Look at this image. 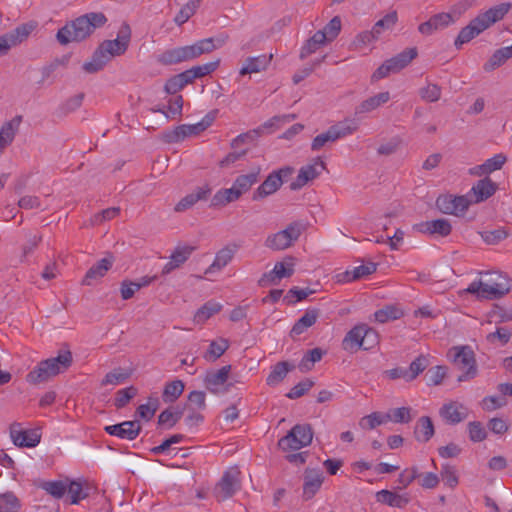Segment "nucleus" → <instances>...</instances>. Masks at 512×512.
Wrapping results in <instances>:
<instances>
[{
  "instance_id": "obj_1",
  "label": "nucleus",
  "mask_w": 512,
  "mask_h": 512,
  "mask_svg": "<svg viewBox=\"0 0 512 512\" xmlns=\"http://www.w3.org/2000/svg\"><path fill=\"white\" fill-rule=\"evenodd\" d=\"M106 16L102 12H90L67 22L56 34L61 45L81 42L88 38L97 28L105 25Z\"/></svg>"
},
{
  "instance_id": "obj_2",
  "label": "nucleus",
  "mask_w": 512,
  "mask_h": 512,
  "mask_svg": "<svg viewBox=\"0 0 512 512\" xmlns=\"http://www.w3.org/2000/svg\"><path fill=\"white\" fill-rule=\"evenodd\" d=\"M224 39L213 37L199 40L192 45L167 49L157 56V62L169 66L181 62L191 61L203 54H208L224 44Z\"/></svg>"
},
{
  "instance_id": "obj_3",
  "label": "nucleus",
  "mask_w": 512,
  "mask_h": 512,
  "mask_svg": "<svg viewBox=\"0 0 512 512\" xmlns=\"http://www.w3.org/2000/svg\"><path fill=\"white\" fill-rule=\"evenodd\" d=\"M511 7L512 5L509 2L501 3L490 8L486 12L479 14L477 17L472 19L467 26L461 29L459 35L455 39V47L460 49L463 44L470 42L491 25L503 19Z\"/></svg>"
},
{
  "instance_id": "obj_4",
  "label": "nucleus",
  "mask_w": 512,
  "mask_h": 512,
  "mask_svg": "<svg viewBox=\"0 0 512 512\" xmlns=\"http://www.w3.org/2000/svg\"><path fill=\"white\" fill-rule=\"evenodd\" d=\"M72 363V352L70 350H61L56 357L40 361L38 365L27 374L26 381L33 385L46 382L52 377L66 372Z\"/></svg>"
},
{
  "instance_id": "obj_5",
  "label": "nucleus",
  "mask_w": 512,
  "mask_h": 512,
  "mask_svg": "<svg viewBox=\"0 0 512 512\" xmlns=\"http://www.w3.org/2000/svg\"><path fill=\"white\" fill-rule=\"evenodd\" d=\"M510 290V286L505 278L501 275L497 276V279L490 278L486 282L482 281H473L466 292L470 294H475L478 298L481 299H499L508 293Z\"/></svg>"
},
{
  "instance_id": "obj_6",
  "label": "nucleus",
  "mask_w": 512,
  "mask_h": 512,
  "mask_svg": "<svg viewBox=\"0 0 512 512\" xmlns=\"http://www.w3.org/2000/svg\"><path fill=\"white\" fill-rule=\"evenodd\" d=\"M452 352L454 353L452 356L454 365L462 371L457 378L458 382L469 381L475 378L478 370L473 350L468 346H462L453 347L449 353L451 354Z\"/></svg>"
},
{
  "instance_id": "obj_7",
  "label": "nucleus",
  "mask_w": 512,
  "mask_h": 512,
  "mask_svg": "<svg viewBox=\"0 0 512 512\" xmlns=\"http://www.w3.org/2000/svg\"><path fill=\"white\" fill-rule=\"evenodd\" d=\"M313 430L309 424H297L278 441L283 451H296L311 444Z\"/></svg>"
},
{
  "instance_id": "obj_8",
  "label": "nucleus",
  "mask_w": 512,
  "mask_h": 512,
  "mask_svg": "<svg viewBox=\"0 0 512 512\" xmlns=\"http://www.w3.org/2000/svg\"><path fill=\"white\" fill-rule=\"evenodd\" d=\"M34 20L18 25L13 30L0 36V57L8 54L12 47L24 42L37 28Z\"/></svg>"
},
{
  "instance_id": "obj_9",
  "label": "nucleus",
  "mask_w": 512,
  "mask_h": 512,
  "mask_svg": "<svg viewBox=\"0 0 512 512\" xmlns=\"http://www.w3.org/2000/svg\"><path fill=\"white\" fill-rule=\"evenodd\" d=\"M293 172L294 169L290 166H285L279 170L271 172L263 183L254 191L252 200L257 201L264 199L275 193Z\"/></svg>"
},
{
  "instance_id": "obj_10",
  "label": "nucleus",
  "mask_w": 512,
  "mask_h": 512,
  "mask_svg": "<svg viewBox=\"0 0 512 512\" xmlns=\"http://www.w3.org/2000/svg\"><path fill=\"white\" fill-rule=\"evenodd\" d=\"M240 488V470L238 467H230L216 484L213 494L218 501H224L231 498Z\"/></svg>"
},
{
  "instance_id": "obj_11",
  "label": "nucleus",
  "mask_w": 512,
  "mask_h": 512,
  "mask_svg": "<svg viewBox=\"0 0 512 512\" xmlns=\"http://www.w3.org/2000/svg\"><path fill=\"white\" fill-rule=\"evenodd\" d=\"M131 38V29L127 23H123L118 31L117 38L114 40H105L98 49L107 56L110 61L115 56L124 54L128 48Z\"/></svg>"
},
{
  "instance_id": "obj_12",
  "label": "nucleus",
  "mask_w": 512,
  "mask_h": 512,
  "mask_svg": "<svg viewBox=\"0 0 512 512\" xmlns=\"http://www.w3.org/2000/svg\"><path fill=\"white\" fill-rule=\"evenodd\" d=\"M231 365H226L218 370H210L204 377L206 389L213 394H224L230 390L232 384H227Z\"/></svg>"
},
{
  "instance_id": "obj_13",
  "label": "nucleus",
  "mask_w": 512,
  "mask_h": 512,
  "mask_svg": "<svg viewBox=\"0 0 512 512\" xmlns=\"http://www.w3.org/2000/svg\"><path fill=\"white\" fill-rule=\"evenodd\" d=\"M470 201L465 196L440 195L436 200L437 208L445 214L460 216L465 213Z\"/></svg>"
},
{
  "instance_id": "obj_14",
  "label": "nucleus",
  "mask_w": 512,
  "mask_h": 512,
  "mask_svg": "<svg viewBox=\"0 0 512 512\" xmlns=\"http://www.w3.org/2000/svg\"><path fill=\"white\" fill-rule=\"evenodd\" d=\"M324 169H326L325 162L315 158L312 163L300 168L296 179L290 184V189L293 191L301 189L308 182L316 179Z\"/></svg>"
},
{
  "instance_id": "obj_15",
  "label": "nucleus",
  "mask_w": 512,
  "mask_h": 512,
  "mask_svg": "<svg viewBox=\"0 0 512 512\" xmlns=\"http://www.w3.org/2000/svg\"><path fill=\"white\" fill-rule=\"evenodd\" d=\"M10 436L14 445L28 448L37 446L41 439V434L37 429L23 430L19 423H13L10 426Z\"/></svg>"
},
{
  "instance_id": "obj_16",
  "label": "nucleus",
  "mask_w": 512,
  "mask_h": 512,
  "mask_svg": "<svg viewBox=\"0 0 512 512\" xmlns=\"http://www.w3.org/2000/svg\"><path fill=\"white\" fill-rule=\"evenodd\" d=\"M141 429L142 426L137 420L124 421L104 428L105 432L109 435L130 441L135 440L139 436Z\"/></svg>"
},
{
  "instance_id": "obj_17",
  "label": "nucleus",
  "mask_w": 512,
  "mask_h": 512,
  "mask_svg": "<svg viewBox=\"0 0 512 512\" xmlns=\"http://www.w3.org/2000/svg\"><path fill=\"white\" fill-rule=\"evenodd\" d=\"M440 416L449 424H458L468 417V409L460 402L450 401L439 410Z\"/></svg>"
},
{
  "instance_id": "obj_18",
  "label": "nucleus",
  "mask_w": 512,
  "mask_h": 512,
  "mask_svg": "<svg viewBox=\"0 0 512 512\" xmlns=\"http://www.w3.org/2000/svg\"><path fill=\"white\" fill-rule=\"evenodd\" d=\"M203 132V126L201 124L192 125H179L171 131H167L163 135V139L167 143H177L184 140L186 137L198 135Z\"/></svg>"
},
{
  "instance_id": "obj_19",
  "label": "nucleus",
  "mask_w": 512,
  "mask_h": 512,
  "mask_svg": "<svg viewBox=\"0 0 512 512\" xmlns=\"http://www.w3.org/2000/svg\"><path fill=\"white\" fill-rule=\"evenodd\" d=\"M324 480L323 473L316 469H306L304 473L303 498L309 500L320 489Z\"/></svg>"
},
{
  "instance_id": "obj_20",
  "label": "nucleus",
  "mask_w": 512,
  "mask_h": 512,
  "mask_svg": "<svg viewBox=\"0 0 512 512\" xmlns=\"http://www.w3.org/2000/svg\"><path fill=\"white\" fill-rule=\"evenodd\" d=\"M195 247L193 246H177L170 256L169 262L163 267L161 275L170 274L173 270L181 267L191 256Z\"/></svg>"
},
{
  "instance_id": "obj_21",
  "label": "nucleus",
  "mask_w": 512,
  "mask_h": 512,
  "mask_svg": "<svg viewBox=\"0 0 512 512\" xmlns=\"http://www.w3.org/2000/svg\"><path fill=\"white\" fill-rule=\"evenodd\" d=\"M114 263V257L112 255H108L107 257L99 260L93 266L89 268L86 272L82 284L86 286H90L93 284V281L98 280L105 276L108 270L112 267Z\"/></svg>"
},
{
  "instance_id": "obj_22",
  "label": "nucleus",
  "mask_w": 512,
  "mask_h": 512,
  "mask_svg": "<svg viewBox=\"0 0 512 512\" xmlns=\"http://www.w3.org/2000/svg\"><path fill=\"white\" fill-rule=\"evenodd\" d=\"M211 194V187L206 184L202 187H197L192 193L183 197L176 205L174 210L176 212H184L193 207L198 201L206 200Z\"/></svg>"
},
{
  "instance_id": "obj_23",
  "label": "nucleus",
  "mask_w": 512,
  "mask_h": 512,
  "mask_svg": "<svg viewBox=\"0 0 512 512\" xmlns=\"http://www.w3.org/2000/svg\"><path fill=\"white\" fill-rule=\"evenodd\" d=\"M417 54L418 52L415 47L403 50L396 56L386 61V73L399 72L405 68L413 59H415Z\"/></svg>"
},
{
  "instance_id": "obj_24",
  "label": "nucleus",
  "mask_w": 512,
  "mask_h": 512,
  "mask_svg": "<svg viewBox=\"0 0 512 512\" xmlns=\"http://www.w3.org/2000/svg\"><path fill=\"white\" fill-rule=\"evenodd\" d=\"M22 122V116L20 115H17L15 116L14 118H12L10 121L8 122H5L1 129H0V154L3 152V150L9 146L18 130H19V126Z\"/></svg>"
},
{
  "instance_id": "obj_25",
  "label": "nucleus",
  "mask_w": 512,
  "mask_h": 512,
  "mask_svg": "<svg viewBox=\"0 0 512 512\" xmlns=\"http://www.w3.org/2000/svg\"><path fill=\"white\" fill-rule=\"evenodd\" d=\"M497 190V184L489 177L479 180L471 189L469 195L474 197L475 203H480L490 198Z\"/></svg>"
},
{
  "instance_id": "obj_26",
  "label": "nucleus",
  "mask_w": 512,
  "mask_h": 512,
  "mask_svg": "<svg viewBox=\"0 0 512 512\" xmlns=\"http://www.w3.org/2000/svg\"><path fill=\"white\" fill-rule=\"evenodd\" d=\"M454 19L450 13H439L432 16L428 21L419 25V31L422 34L430 35L434 31L447 27L453 23Z\"/></svg>"
},
{
  "instance_id": "obj_27",
  "label": "nucleus",
  "mask_w": 512,
  "mask_h": 512,
  "mask_svg": "<svg viewBox=\"0 0 512 512\" xmlns=\"http://www.w3.org/2000/svg\"><path fill=\"white\" fill-rule=\"evenodd\" d=\"M364 330L365 324L353 327L342 341L343 349L351 353L358 351L363 345V337H365Z\"/></svg>"
},
{
  "instance_id": "obj_28",
  "label": "nucleus",
  "mask_w": 512,
  "mask_h": 512,
  "mask_svg": "<svg viewBox=\"0 0 512 512\" xmlns=\"http://www.w3.org/2000/svg\"><path fill=\"white\" fill-rule=\"evenodd\" d=\"M238 245L230 244L220 249L215 256L213 263L206 269L205 274H210L216 270L224 268L234 257Z\"/></svg>"
},
{
  "instance_id": "obj_29",
  "label": "nucleus",
  "mask_w": 512,
  "mask_h": 512,
  "mask_svg": "<svg viewBox=\"0 0 512 512\" xmlns=\"http://www.w3.org/2000/svg\"><path fill=\"white\" fill-rule=\"evenodd\" d=\"M273 55H260L257 57H248L243 67L240 69V75L258 73L265 70L270 64Z\"/></svg>"
},
{
  "instance_id": "obj_30",
  "label": "nucleus",
  "mask_w": 512,
  "mask_h": 512,
  "mask_svg": "<svg viewBox=\"0 0 512 512\" xmlns=\"http://www.w3.org/2000/svg\"><path fill=\"white\" fill-rule=\"evenodd\" d=\"M376 271V264L369 262L364 265L357 266L353 270H347L337 275L338 282H351L358 280L364 276L370 275Z\"/></svg>"
},
{
  "instance_id": "obj_31",
  "label": "nucleus",
  "mask_w": 512,
  "mask_h": 512,
  "mask_svg": "<svg viewBox=\"0 0 512 512\" xmlns=\"http://www.w3.org/2000/svg\"><path fill=\"white\" fill-rule=\"evenodd\" d=\"M91 489L87 482L82 483L79 480H72L67 483V492L71 498V504H78L81 500L87 498Z\"/></svg>"
},
{
  "instance_id": "obj_32",
  "label": "nucleus",
  "mask_w": 512,
  "mask_h": 512,
  "mask_svg": "<svg viewBox=\"0 0 512 512\" xmlns=\"http://www.w3.org/2000/svg\"><path fill=\"white\" fill-rule=\"evenodd\" d=\"M434 425L430 417L422 416L418 419L415 429L414 435L417 441L419 442H428L434 435Z\"/></svg>"
},
{
  "instance_id": "obj_33",
  "label": "nucleus",
  "mask_w": 512,
  "mask_h": 512,
  "mask_svg": "<svg viewBox=\"0 0 512 512\" xmlns=\"http://www.w3.org/2000/svg\"><path fill=\"white\" fill-rule=\"evenodd\" d=\"M241 195L232 185L231 188L228 189H220L218 190L211 199V207H223L227 204L237 201Z\"/></svg>"
},
{
  "instance_id": "obj_34",
  "label": "nucleus",
  "mask_w": 512,
  "mask_h": 512,
  "mask_svg": "<svg viewBox=\"0 0 512 512\" xmlns=\"http://www.w3.org/2000/svg\"><path fill=\"white\" fill-rule=\"evenodd\" d=\"M318 317V309H308L305 314L293 325L291 329V335H301L306 329L315 324Z\"/></svg>"
},
{
  "instance_id": "obj_35",
  "label": "nucleus",
  "mask_w": 512,
  "mask_h": 512,
  "mask_svg": "<svg viewBox=\"0 0 512 512\" xmlns=\"http://www.w3.org/2000/svg\"><path fill=\"white\" fill-rule=\"evenodd\" d=\"M413 419L411 407L390 408L386 411V422L408 424Z\"/></svg>"
},
{
  "instance_id": "obj_36",
  "label": "nucleus",
  "mask_w": 512,
  "mask_h": 512,
  "mask_svg": "<svg viewBox=\"0 0 512 512\" xmlns=\"http://www.w3.org/2000/svg\"><path fill=\"white\" fill-rule=\"evenodd\" d=\"M512 57V45L496 50L484 65L485 71H493Z\"/></svg>"
},
{
  "instance_id": "obj_37",
  "label": "nucleus",
  "mask_w": 512,
  "mask_h": 512,
  "mask_svg": "<svg viewBox=\"0 0 512 512\" xmlns=\"http://www.w3.org/2000/svg\"><path fill=\"white\" fill-rule=\"evenodd\" d=\"M294 368L293 365H290L286 361L278 362L276 365L272 367L271 372L269 373L266 382L269 386H274L284 380L287 373Z\"/></svg>"
},
{
  "instance_id": "obj_38",
  "label": "nucleus",
  "mask_w": 512,
  "mask_h": 512,
  "mask_svg": "<svg viewBox=\"0 0 512 512\" xmlns=\"http://www.w3.org/2000/svg\"><path fill=\"white\" fill-rule=\"evenodd\" d=\"M221 309L222 305L220 303L208 301L196 311L194 315V322L197 324H203L213 315L220 312Z\"/></svg>"
},
{
  "instance_id": "obj_39",
  "label": "nucleus",
  "mask_w": 512,
  "mask_h": 512,
  "mask_svg": "<svg viewBox=\"0 0 512 512\" xmlns=\"http://www.w3.org/2000/svg\"><path fill=\"white\" fill-rule=\"evenodd\" d=\"M326 43V36L322 34V32H315L312 37H310L304 46L301 49L300 52V58L305 59L311 54L315 53L321 45H324Z\"/></svg>"
},
{
  "instance_id": "obj_40",
  "label": "nucleus",
  "mask_w": 512,
  "mask_h": 512,
  "mask_svg": "<svg viewBox=\"0 0 512 512\" xmlns=\"http://www.w3.org/2000/svg\"><path fill=\"white\" fill-rule=\"evenodd\" d=\"M108 62L107 56L97 48L91 60L83 64V70L89 74L97 73L101 71Z\"/></svg>"
},
{
  "instance_id": "obj_41",
  "label": "nucleus",
  "mask_w": 512,
  "mask_h": 512,
  "mask_svg": "<svg viewBox=\"0 0 512 512\" xmlns=\"http://www.w3.org/2000/svg\"><path fill=\"white\" fill-rule=\"evenodd\" d=\"M229 348V343L226 339L220 338L210 343L209 349L203 355L204 359L209 362H214L220 358Z\"/></svg>"
},
{
  "instance_id": "obj_42",
  "label": "nucleus",
  "mask_w": 512,
  "mask_h": 512,
  "mask_svg": "<svg viewBox=\"0 0 512 512\" xmlns=\"http://www.w3.org/2000/svg\"><path fill=\"white\" fill-rule=\"evenodd\" d=\"M183 413V408H167L158 416V424L172 428L182 418Z\"/></svg>"
},
{
  "instance_id": "obj_43",
  "label": "nucleus",
  "mask_w": 512,
  "mask_h": 512,
  "mask_svg": "<svg viewBox=\"0 0 512 512\" xmlns=\"http://www.w3.org/2000/svg\"><path fill=\"white\" fill-rule=\"evenodd\" d=\"M423 226L425 227V232L438 234L442 237L448 236L452 230L450 222L446 219L427 221Z\"/></svg>"
},
{
  "instance_id": "obj_44",
  "label": "nucleus",
  "mask_w": 512,
  "mask_h": 512,
  "mask_svg": "<svg viewBox=\"0 0 512 512\" xmlns=\"http://www.w3.org/2000/svg\"><path fill=\"white\" fill-rule=\"evenodd\" d=\"M184 383L181 380H174L165 385L162 398L165 403L176 401L184 391Z\"/></svg>"
},
{
  "instance_id": "obj_45",
  "label": "nucleus",
  "mask_w": 512,
  "mask_h": 512,
  "mask_svg": "<svg viewBox=\"0 0 512 512\" xmlns=\"http://www.w3.org/2000/svg\"><path fill=\"white\" fill-rule=\"evenodd\" d=\"M384 31V18L379 19L370 31H364L357 36V41L361 44H370L378 40Z\"/></svg>"
},
{
  "instance_id": "obj_46",
  "label": "nucleus",
  "mask_w": 512,
  "mask_h": 512,
  "mask_svg": "<svg viewBox=\"0 0 512 512\" xmlns=\"http://www.w3.org/2000/svg\"><path fill=\"white\" fill-rule=\"evenodd\" d=\"M258 176L259 172L240 175L235 179L233 186L242 196L244 193L248 192L255 183L258 182Z\"/></svg>"
},
{
  "instance_id": "obj_47",
  "label": "nucleus",
  "mask_w": 512,
  "mask_h": 512,
  "mask_svg": "<svg viewBox=\"0 0 512 512\" xmlns=\"http://www.w3.org/2000/svg\"><path fill=\"white\" fill-rule=\"evenodd\" d=\"M306 230V224L303 221H293L287 225V227L280 232L283 234L285 239L291 244V246L298 241L302 233Z\"/></svg>"
},
{
  "instance_id": "obj_48",
  "label": "nucleus",
  "mask_w": 512,
  "mask_h": 512,
  "mask_svg": "<svg viewBox=\"0 0 512 512\" xmlns=\"http://www.w3.org/2000/svg\"><path fill=\"white\" fill-rule=\"evenodd\" d=\"M202 0H189L175 16L174 21L177 25L186 23L197 11Z\"/></svg>"
},
{
  "instance_id": "obj_49",
  "label": "nucleus",
  "mask_w": 512,
  "mask_h": 512,
  "mask_svg": "<svg viewBox=\"0 0 512 512\" xmlns=\"http://www.w3.org/2000/svg\"><path fill=\"white\" fill-rule=\"evenodd\" d=\"M357 128L358 122L355 119H346L330 127L337 140L352 134Z\"/></svg>"
},
{
  "instance_id": "obj_50",
  "label": "nucleus",
  "mask_w": 512,
  "mask_h": 512,
  "mask_svg": "<svg viewBox=\"0 0 512 512\" xmlns=\"http://www.w3.org/2000/svg\"><path fill=\"white\" fill-rule=\"evenodd\" d=\"M430 365L429 355L420 354L409 365L408 373L411 381L415 380Z\"/></svg>"
},
{
  "instance_id": "obj_51",
  "label": "nucleus",
  "mask_w": 512,
  "mask_h": 512,
  "mask_svg": "<svg viewBox=\"0 0 512 512\" xmlns=\"http://www.w3.org/2000/svg\"><path fill=\"white\" fill-rule=\"evenodd\" d=\"M507 161L504 154L499 153L490 159H487L483 164L475 167V170H481V173L489 174L493 171L499 170Z\"/></svg>"
},
{
  "instance_id": "obj_52",
  "label": "nucleus",
  "mask_w": 512,
  "mask_h": 512,
  "mask_svg": "<svg viewBox=\"0 0 512 512\" xmlns=\"http://www.w3.org/2000/svg\"><path fill=\"white\" fill-rule=\"evenodd\" d=\"M323 354L324 352L321 348H313L307 351L299 363L300 370L303 372L311 370L314 366V363L322 359Z\"/></svg>"
},
{
  "instance_id": "obj_53",
  "label": "nucleus",
  "mask_w": 512,
  "mask_h": 512,
  "mask_svg": "<svg viewBox=\"0 0 512 512\" xmlns=\"http://www.w3.org/2000/svg\"><path fill=\"white\" fill-rule=\"evenodd\" d=\"M41 488L56 499L62 498L67 492V483L64 481H46Z\"/></svg>"
},
{
  "instance_id": "obj_54",
  "label": "nucleus",
  "mask_w": 512,
  "mask_h": 512,
  "mask_svg": "<svg viewBox=\"0 0 512 512\" xmlns=\"http://www.w3.org/2000/svg\"><path fill=\"white\" fill-rule=\"evenodd\" d=\"M19 508V500L12 492L0 495V512H18Z\"/></svg>"
},
{
  "instance_id": "obj_55",
  "label": "nucleus",
  "mask_w": 512,
  "mask_h": 512,
  "mask_svg": "<svg viewBox=\"0 0 512 512\" xmlns=\"http://www.w3.org/2000/svg\"><path fill=\"white\" fill-rule=\"evenodd\" d=\"M265 246L274 251H280L291 247V244L287 239H285L283 234L278 231L277 233L271 234L266 238Z\"/></svg>"
},
{
  "instance_id": "obj_56",
  "label": "nucleus",
  "mask_w": 512,
  "mask_h": 512,
  "mask_svg": "<svg viewBox=\"0 0 512 512\" xmlns=\"http://www.w3.org/2000/svg\"><path fill=\"white\" fill-rule=\"evenodd\" d=\"M384 423V415L381 412H373L369 415L362 417L359 421V426L363 430H373Z\"/></svg>"
},
{
  "instance_id": "obj_57",
  "label": "nucleus",
  "mask_w": 512,
  "mask_h": 512,
  "mask_svg": "<svg viewBox=\"0 0 512 512\" xmlns=\"http://www.w3.org/2000/svg\"><path fill=\"white\" fill-rule=\"evenodd\" d=\"M136 395L137 389L134 386L119 390L114 399L115 407L118 409L125 407Z\"/></svg>"
},
{
  "instance_id": "obj_58",
  "label": "nucleus",
  "mask_w": 512,
  "mask_h": 512,
  "mask_svg": "<svg viewBox=\"0 0 512 512\" xmlns=\"http://www.w3.org/2000/svg\"><path fill=\"white\" fill-rule=\"evenodd\" d=\"M84 98L83 93H79L67 99L58 109L61 116H66L71 112L77 110L81 105Z\"/></svg>"
},
{
  "instance_id": "obj_59",
  "label": "nucleus",
  "mask_w": 512,
  "mask_h": 512,
  "mask_svg": "<svg viewBox=\"0 0 512 512\" xmlns=\"http://www.w3.org/2000/svg\"><path fill=\"white\" fill-rule=\"evenodd\" d=\"M341 31V19L339 16L333 17L329 23L318 32H322L326 36V42L333 41Z\"/></svg>"
},
{
  "instance_id": "obj_60",
  "label": "nucleus",
  "mask_w": 512,
  "mask_h": 512,
  "mask_svg": "<svg viewBox=\"0 0 512 512\" xmlns=\"http://www.w3.org/2000/svg\"><path fill=\"white\" fill-rule=\"evenodd\" d=\"M384 102V93H378L377 95L364 100L357 108L356 114L368 113L379 107Z\"/></svg>"
},
{
  "instance_id": "obj_61",
  "label": "nucleus",
  "mask_w": 512,
  "mask_h": 512,
  "mask_svg": "<svg viewBox=\"0 0 512 512\" xmlns=\"http://www.w3.org/2000/svg\"><path fill=\"white\" fill-rule=\"evenodd\" d=\"M469 439L472 442H481L486 439L487 432L479 421L469 422L468 425Z\"/></svg>"
},
{
  "instance_id": "obj_62",
  "label": "nucleus",
  "mask_w": 512,
  "mask_h": 512,
  "mask_svg": "<svg viewBox=\"0 0 512 512\" xmlns=\"http://www.w3.org/2000/svg\"><path fill=\"white\" fill-rule=\"evenodd\" d=\"M337 140L332 130L329 128L326 132L321 133L317 135L312 143H311V150L312 151H319L324 146H326L329 143H333Z\"/></svg>"
},
{
  "instance_id": "obj_63",
  "label": "nucleus",
  "mask_w": 512,
  "mask_h": 512,
  "mask_svg": "<svg viewBox=\"0 0 512 512\" xmlns=\"http://www.w3.org/2000/svg\"><path fill=\"white\" fill-rule=\"evenodd\" d=\"M512 336L511 329L507 327H498L495 332L489 333L486 336V340L489 343H495V341H499L501 345H506Z\"/></svg>"
},
{
  "instance_id": "obj_64",
  "label": "nucleus",
  "mask_w": 512,
  "mask_h": 512,
  "mask_svg": "<svg viewBox=\"0 0 512 512\" xmlns=\"http://www.w3.org/2000/svg\"><path fill=\"white\" fill-rule=\"evenodd\" d=\"M314 386V381L306 378L295 385L287 394L286 397L289 399H297L307 393Z\"/></svg>"
}]
</instances>
